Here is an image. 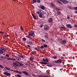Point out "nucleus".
I'll return each instance as SVG.
<instances>
[{
    "label": "nucleus",
    "mask_w": 77,
    "mask_h": 77,
    "mask_svg": "<svg viewBox=\"0 0 77 77\" xmlns=\"http://www.w3.org/2000/svg\"><path fill=\"white\" fill-rule=\"evenodd\" d=\"M28 36H33V37H35V34L34 32L32 31H30L29 32Z\"/></svg>",
    "instance_id": "1"
},
{
    "label": "nucleus",
    "mask_w": 77,
    "mask_h": 77,
    "mask_svg": "<svg viewBox=\"0 0 77 77\" xmlns=\"http://www.w3.org/2000/svg\"><path fill=\"white\" fill-rule=\"evenodd\" d=\"M4 74L5 75H6L7 76H11V74L6 72H4Z\"/></svg>",
    "instance_id": "2"
},
{
    "label": "nucleus",
    "mask_w": 77,
    "mask_h": 77,
    "mask_svg": "<svg viewBox=\"0 0 77 77\" xmlns=\"http://www.w3.org/2000/svg\"><path fill=\"white\" fill-rule=\"evenodd\" d=\"M22 72L23 73V74H25L26 76L30 75V74H29V73L27 72L22 71Z\"/></svg>",
    "instance_id": "3"
},
{
    "label": "nucleus",
    "mask_w": 77,
    "mask_h": 77,
    "mask_svg": "<svg viewBox=\"0 0 77 77\" xmlns=\"http://www.w3.org/2000/svg\"><path fill=\"white\" fill-rule=\"evenodd\" d=\"M18 62H16L13 63V64L15 66H18V65H19V63H18Z\"/></svg>",
    "instance_id": "4"
},
{
    "label": "nucleus",
    "mask_w": 77,
    "mask_h": 77,
    "mask_svg": "<svg viewBox=\"0 0 77 77\" xmlns=\"http://www.w3.org/2000/svg\"><path fill=\"white\" fill-rule=\"evenodd\" d=\"M42 61L43 62H48V59L47 58H42Z\"/></svg>",
    "instance_id": "5"
},
{
    "label": "nucleus",
    "mask_w": 77,
    "mask_h": 77,
    "mask_svg": "<svg viewBox=\"0 0 77 77\" xmlns=\"http://www.w3.org/2000/svg\"><path fill=\"white\" fill-rule=\"evenodd\" d=\"M66 43V40H64L63 41L61 42V43L62 44H63V45H64Z\"/></svg>",
    "instance_id": "6"
},
{
    "label": "nucleus",
    "mask_w": 77,
    "mask_h": 77,
    "mask_svg": "<svg viewBox=\"0 0 77 77\" xmlns=\"http://www.w3.org/2000/svg\"><path fill=\"white\" fill-rule=\"evenodd\" d=\"M66 26L69 28V29H71L72 27V26L71 25V24H68L66 25Z\"/></svg>",
    "instance_id": "7"
},
{
    "label": "nucleus",
    "mask_w": 77,
    "mask_h": 77,
    "mask_svg": "<svg viewBox=\"0 0 77 77\" xmlns=\"http://www.w3.org/2000/svg\"><path fill=\"white\" fill-rule=\"evenodd\" d=\"M44 29L45 30H48L49 29V26L47 25H45L44 26Z\"/></svg>",
    "instance_id": "8"
},
{
    "label": "nucleus",
    "mask_w": 77,
    "mask_h": 77,
    "mask_svg": "<svg viewBox=\"0 0 77 77\" xmlns=\"http://www.w3.org/2000/svg\"><path fill=\"white\" fill-rule=\"evenodd\" d=\"M18 57H19V59H20V58H24V56L23 55H18Z\"/></svg>",
    "instance_id": "9"
},
{
    "label": "nucleus",
    "mask_w": 77,
    "mask_h": 77,
    "mask_svg": "<svg viewBox=\"0 0 77 77\" xmlns=\"http://www.w3.org/2000/svg\"><path fill=\"white\" fill-rule=\"evenodd\" d=\"M58 63H60L62 62V60L61 59H58L57 60Z\"/></svg>",
    "instance_id": "10"
},
{
    "label": "nucleus",
    "mask_w": 77,
    "mask_h": 77,
    "mask_svg": "<svg viewBox=\"0 0 77 77\" xmlns=\"http://www.w3.org/2000/svg\"><path fill=\"white\" fill-rule=\"evenodd\" d=\"M0 51H2V54H3V53H5V49H3V48H0Z\"/></svg>",
    "instance_id": "11"
},
{
    "label": "nucleus",
    "mask_w": 77,
    "mask_h": 77,
    "mask_svg": "<svg viewBox=\"0 0 77 77\" xmlns=\"http://www.w3.org/2000/svg\"><path fill=\"white\" fill-rule=\"evenodd\" d=\"M40 64H44L45 65H47V64H48V63L46 62H40Z\"/></svg>",
    "instance_id": "12"
},
{
    "label": "nucleus",
    "mask_w": 77,
    "mask_h": 77,
    "mask_svg": "<svg viewBox=\"0 0 77 77\" xmlns=\"http://www.w3.org/2000/svg\"><path fill=\"white\" fill-rule=\"evenodd\" d=\"M48 21L49 22L51 23L52 22H53V19L51 18H49L48 20Z\"/></svg>",
    "instance_id": "13"
},
{
    "label": "nucleus",
    "mask_w": 77,
    "mask_h": 77,
    "mask_svg": "<svg viewBox=\"0 0 77 77\" xmlns=\"http://www.w3.org/2000/svg\"><path fill=\"white\" fill-rule=\"evenodd\" d=\"M47 66H48L49 67H52V66H53V65L51 64H47Z\"/></svg>",
    "instance_id": "14"
},
{
    "label": "nucleus",
    "mask_w": 77,
    "mask_h": 77,
    "mask_svg": "<svg viewBox=\"0 0 77 77\" xmlns=\"http://www.w3.org/2000/svg\"><path fill=\"white\" fill-rule=\"evenodd\" d=\"M31 14H32V16L34 20H36V17H35V15H34V14H33V13H31Z\"/></svg>",
    "instance_id": "15"
},
{
    "label": "nucleus",
    "mask_w": 77,
    "mask_h": 77,
    "mask_svg": "<svg viewBox=\"0 0 77 77\" xmlns=\"http://www.w3.org/2000/svg\"><path fill=\"white\" fill-rule=\"evenodd\" d=\"M29 59H30V60H32L33 59H34V57L32 55L31 57H30Z\"/></svg>",
    "instance_id": "16"
},
{
    "label": "nucleus",
    "mask_w": 77,
    "mask_h": 77,
    "mask_svg": "<svg viewBox=\"0 0 77 77\" xmlns=\"http://www.w3.org/2000/svg\"><path fill=\"white\" fill-rule=\"evenodd\" d=\"M48 33H47V32L45 33V37L46 38H47L48 37Z\"/></svg>",
    "instance_id": "17"
},
{
    "label": "nucleus",
    "mask_w": 77,
    "mask_h": 77,
    "mask_svg": "<svg viewBox=\"0 0 77 77\" xmlns=\"http://www.w3.org/2000/svg\"><path fill=\"white\" fill-rule=\"evenodd\" d=\"M28 44H29L30 45H32L33 44V43L32 42L29 41V42H28L27 43Z\"/></svg>",
    "instance_id": "18"
},
{
    "label": "nucleus",
    "mask_w": 77,
    "mask_h": 77,
    "mask_svg": "<svg viewBox=\"0 0 77 77\" xmlns=\"http://www.w3.org/2000/svg\"><path fill=\"white\" fill-rule=\"evenodd\" d=\"M74 10H75L77 11H75V14H77V7H75L74 8Z\"/></svg>",
    "instance_id": "19"
},
{
    "label": "nucleus",
    "mask_w": 77,
    "mask_h": 77,
    "mask_svg": "<svg viewBox=\"0 0 77 77\" xmlns=\"http://www.w3.org/2000/svg\"><path fill=\"white\" fill-rule=\"evenodd\" d=\"M19 63V66H23V64L22 63H20L19 62H17Z\"/></svg>",
    "instance_id": "20"
},
{
    "label": "nucleus",
    "mask_w": 77,
    "mask_h": 77,
    "mask_svg": "<svg viewBox=\"0 0 77 77\" xmlns=\"http://www.w3.org/2000/svg\"><path fill=\"white\" fill-rule=\"evenodd\" d=\"M63 3H64L65 4H67V3H68V1L64 0Z\"/></svg>",
    "instance_id": "21"
},
{
    "label": "nucleus",
    "mask_w": 77,
    "mask_h": 77,
    "mask_svg": "<svg viewBox=\"0 0 77 77\" xmlns=\"http://www.w3.org/2000/svg\"><path fill=\"white\" fill-rule=\"evenodd\" d=\"M15 72H16V73H19V74H22V73L21 72H20L17 70H16Z\"/></svg>",
    "instance_id": "22"
},
{
    "label": "nucleus",
    "mask_w": 77,
    "mask_h": 77,
    "mask_svg": "<svg viewBox=\"0 0 77 77\" xmlns=\"http://www.w3.org/2000/svg\"><path fill=\"white\" fill-rule=\"evenodd\" d=\"M60 28L61 29H63V30H65V29H66V28L65 27H63L62 26H61L60 27Z\"/></svg>",
    "instance_id": "23"
},
{
    "label": "nucleus",
    "mask_w": 77,
    "mask_h": 77,
    "mask_svg": "<svg viewBox=\"0 0 77 77\" xmlns=\"http://www.w3.org/2000/svg\"><path fill=\"white\" fill-rule=\"evenodd\" d=\"M5 68L7 69V70H11V69L7 67H5Z\"/></svg>",
    "instance_id": "24"
},
{
    "label": "nucleus",
    "mask_w": 77,
    "mask_h": 77,
    "mask_svg": "<svg viewBox=\"0 0 77 77\" xmlns=\"http://www.w3.org/2000/svg\"><path fill=\"white\" fill-rule=\"evenodd\" d=\"M41 8L42 10H44V9H45V7H44L43 6H42Z\"/></svg>",
    "instance_id": "25"
},
{
    "label": "nucleus",
    "mask_w": 77,
    "mask_h": 77,
    "mask_svg": "<svg viewBox=\"0 0 77 77\" xmlns=\"http://www.w3.org/2000/svg\"><path fill=\"white\" fill-rule=\"evenodd\" d=\"M43 46L44 48H45H45H46V47H47V45L44 44L43 45Z\"/></svg>",
    "instance_id": "26"
},
{
    "label": "nucleus",
    "mask_w": 77,
    "mask_h": 77,
    "mask_svg": "<svg viewBox=\"0 0 77 77\" xmlns=\"http://www.w3.org/2000/svg\"><path fill=\"white\" fill-rule=\"evenodd\" d=\"M23 41H26V38L24 37L23 38Z\"/></svg>",
    "instance_id": "27"
},
{
    "label": "nucleus",
    "mask_w": 77,
    "mask_h": 77,
    "mask_svg": "<svg viewBox=\"0 0 77 77\" xmlns=\"http://www.w3.org/2000/svg\"><path fill=\"white\" fill-rule=\"evenodd\" d=\"M57 14L58 15H60V14H61V13L59 11H58L57 12Z\"/></svg>",
    "instance_id": "28"
},
{
    "label": "nucleus",
    "mask_w": 77,
    "mask_h": 77,
    "mask_svg": "<svg viewBox=\"0 0 77 77\" xmlns=\"http://www.w3.org/2000/svg\"><path fill=\"white\" fill-rule=\"evenodd\" d=\"M39 17L40 18H42V14H39Z\"/></svg>",
    "instance_id": "29"
},
{
    "label": "nucleus",
    "mask_w": 77,
    "mask_h": 77,
    "mask_svg": "<svg viewBox=\"0 0 77 77\" xmlns=\"http://www.w3.org/2000/svg\"><path fill=\"white\" fill-rule=\"evenodd\" d=\"M0 68H1L3 69V68H4V66H2L1 65H0Z\"/></svg>",
    "instance_id": "30"
},
{
    "label": "nucleus",
    "mask_w": 77,
    "mask_h": 77,
    "mask_svg": "<svg viewBox=\"0 0 77 77\" xmlns=\"http://www.w3.org/2000/svg\"><path fill=\"white\" fill-rule=\"evenodd\" d=\"M40 48H41V49H42V48H44V47L43 46H42L40 47Z\"/></svg>",
    "instance_id": "31"
},
{
    "label": "nucleus",
    "mask_w": 77,
    "mask_h": 77,
    "mask_svg": "<svg viewBox=\"0 0 77 77\" xmlns=\"http://www.w3.org/2000/svg\"><path fill=\"white\" fill-rule=\"evenodd\" d=\"M42 42H45V41L43 39H42Z\"/></svg>",
    "instance_id": "32"
},
{
    "label": "nucleus",
    "mask_w": 77,
    "mask_h": 77,
    "mask_svg": "<svg viewBox=\"0 0 77 77\" xmlns=\"http://www.w3.org/2000/svg\"><path fill=\"white\" fill-rule=\"evenodd\" d=\"M32 1L33 2V3H35L36 2V0H32Z\"/></svg>",
    "instance_id": "33"
},
{
    "label": "nucleus",
    "mask_w": 77,
    "mask_h": 77,
    "mask_svg": "<svg viewBox=\"0 0 77 77\" xmlns=\"http://www.w3.org/2000/svg\"><path fill=\"white\" fill-rule=\"evenodd\" d=\"M53 62H54V63H58L57 60V61H54Z\"/></svg>",
    "instance_id": "34"
},
{
    "label": "nucleus",
    "mask_w": 77,
    "mask_h": 77,
    "mask_svg": "<svg viewBox=\"0 0 77 77\" xmlns=\"http://www.w3.org/2000/svg\"><path fill=\"white\" fill-rule=\"evenodd\" d=\"M17 75L18 77H21V76L20 74H17Z\"/></svg>",
    "instance_id": "35"
},
{
    "label": "nucleus",
    "mask_w": 77,
    "mask_h": 77,
    "mask_svg": "<svg viewBox=\"0 0 77 77\" xmlns=\"http://www.w3.org/2000/svg\"><path fill=\"white\" fill-rule=\"evenodd\" d=\"M56 11H60V9L58 8H56Z\"/></svg>",
    "instance_id": "36"
},
{
    "label": "nucleus",
    "mask_w": 77,
    "mask_h": 77,
    "mask_svg": "<svg viewBox=\"0 0 77 77\" xmlns=\"http://www.w3.org/2000/svg\"><path fill=\"white\" fill-rule=\"evenodd\" d=\"M10 71H13V72H15L16 71V70H13L12 69H11Z\"/></svg>",
    "instance_id": "37"
},
{
    "label": "nucleus",
    "mask_w": 77,
    "mask_h": 77,
    "mask_svg": "<svg viewBox=\"0 0 77 77\" xmlns=\"http://www.w3.org/2000/svg\"><path fill=\"white\" fill-rule=\"evenodd\" d=\"M26 38H31V37H30L28 35L26 36Z\"/></svg>",
    "instance_id": "38"
},
{
    "label": "nucleus",
    "mask_w": 77,
    "mask_h": 77,
    "mask_svg": "<svg viewBox=\"0 0 77 77\" xmlns=\"http://www.w3.org/2000/svg\"><path fill=\"white\" fill-rule=\"evenodd\" d=\"M34 49H35V50H37V51H38V48H34Z\"/></svg>",
    "instance_id": "39"
},
{
    "label": "nucleus",
    "mask_w": 77,
    "mask_h": 77,
    "mask_svg": "<svg viewBox=\"0 0 77 77\" xmlns=\"http://www.w3.org/2000/svg\"><path fill=\"white\" fill-rule=\"evenodd\" d=\"M57 3H59V4H60L61 3L59 1H57Z\"/></svg>",
    "instance_id": "40"
},
{
    "label": "nucleus",
    "mask_w": 77,
    "mask_h": 77,
    "mask_svg": "<svg viewBox=\"0 0 77 77\" xmlns=\"http://www.w3.org/2000/svg\"><path fill=\"white\" fill-rule=\"evenodd\" d=\"M52 58H53L54 59H57V57H52Z\"/></svg>",
    "instance_id": "41"
},
{
    "label": "nucleus",
    "mask_w": 77,
    "mask_h": 77,
    "mask_svg": "<svg viewBox=\"0 0 77 77\" xmlns=\"http://www.w3.org/2000/svg\"><path fill=\"white\" fill-rule=\"evenodd\" d=\"M37 2L38 3H40V2H41L40 0H37Z\"/></svg>",
    "instance_id": "42"
},
{
    "label": "nucleus",
    "mask_w": 77,
    "mask_h": 77,
    "mask_svg": "<svg viewBox=\"0 0 77 77\" xmlns=\"http://www.w3.org/2000/svg\"><path fill=\"white\" fill-rule=\"evenodd\" d=\"M11 60H16V59L14 58H11Z\"/></svg>",
    "instance_id": "43"
},
{
    "label": "nucleus",
    "mask_w": 77,
    "mask_h": 77,
    "mask_svg": "<svg viewBox=\"0 0 77 77\" xmlns=\"http://www.w3.org/2000/svg\"><path fill=\"white\" fill-rule=\"evenodd\" d=\"M5 56L7 57H9V55L8 54H6Z\"/></svg>",
    "instance_id": "44"
},
{
    "label": "nucleus",
    "mask_w": 77,
    "mask_h": 77,
    "mask_svg": "<svg viewBox=\"0 0 77 77\" xmlns=\"http://www.w3.org/2000/svg\"><path fill=\"white\" fill-rule=\"evenodd\" d=\"M7 60H11V58H7Z\"/></svg>",
    "instance_id": "45"
},
{
    "label": "nucleus",
    "mask_w": 77,
    "mask_h": 77,
    "mask_svg": "<svg viewBox=\"0 0 77 77\" xmlns=\"http://www.w3.org/2000/svg\"><path fill=\"white\" fill-rule=\"evenodd\" d=\"M8 36H9V35H7L4 36V37L5 38V37H8Z\"/></svg>",
    "instance_id": "46"
},
{
    "label": "nucleus",
    "mask_w": 77,
    "mask_h": 77,
    "mask_svg": "<svg viewBox=\"0 0 77 77\" xmlns=\"http://www.w3.org/2000/svg\"><path fill=\"white\" fill-rule=\"evenodd\" d=\"M45 76H45V75H41V77H44Z\"/></svg>",
    "instance_id": "47"
},
{
    "label": "nucleus",
    "mask_w": 77,
    "mask_h": 77,
    "mask_svg": "<svg viewBox=\"0 0 77 77\" xmlns=\"http://www.w3.org/2000/svg\"><path fill=\"white\" fill-rule=\"evenodd\" d=\"M27 47H29V48H30V45H27Z\"/></svg>",
    "instance_id": "48"
},
{
    "label": "nucleus",
    "mask_w": 77,
    "mask_h": 77,
    "mask_svg": "<svg viewBox=\"0 0 77 77\" xmlns=\"http://www.w3.org/2000/svg\"><path fill=\"white\" fill-rule=\"evenodd\" d=\"M67 19H69L70 18V17H69V16H67Z\"/></svg>",
    "instance_id": "49"
},
{
    "label": "nucleus",
    "mask_w": 77,
    "mask_h": 77,
    "mask_svg": "<svg viewBox=\"0 0 77 77\" xmlns=\"http://www.w3.org/2000/svg\"><path fill=\"white\" fill-rule=\"evenodd\" d=\"M37 14H40V13L39 12V11H38L37 12Z\"/></svg>",
    "instance_id": "50"
},
{
    "label": "nucleus",
    "mask_w": 77,
    "mask_h": 77,
    "mask_svg": "<svg viewBox=\"0 0 77 77\" xmlns=\"http://www.w3.org/2000/svg\"><path fill=\"white\" fill-rule=\"evenodd\" d=\"M25 64L26 65H27V66H29V64H28V63H26Z\"/></svg>",
    "instance_id": "51"
},
{
    "label": "nucleus",
    "mask_w": 77,
    "mask_h": 77,
    "mask_svg": "<svg viewBox=\"0 0 77 77\" xmlns=\"http://www.w3.org/2000/svg\"><path fill=\"white\" fill-rule=\"evenodd\" d=\"M0 33H1V34H2V33H4V32H2L0 31Z\"/></svg>",
    "instance_id": "52"
},
{
    "label": "nucleus",
    "mask_w": 77,
    "mask_h": 77,
    "mask_svg": "<svg viewBox=\"0 0 77 77\" xmlns=\"http://www.w3.org/2000/svg\"><path fill=\"white\" fill-rule=\"evenodd\" d=\"M75 27L76 28V27H77V25H75Z\"/></svg>",
    "instance_id": "53"
},
{
    "label": "nucleus",
    "mask_w": 77,
    "mask_h": 77,
    "mask_svg": "<svg viewBox=\"0 0 77 77\" xmlns=\"http://www.w3.org/2000/svg\"><path fill=\"white\" fill-rule=\"evenodd\" d=\"M1 57L2 59H4V57H3L1 56V57Z\"/></svg>",
    "instance_id": "54"
},
{
    "label": "nucleus",
    "mask_w": 77,
    "mask_h": 77,
    "mask_svg": "<svg viewBox=\"0 0 77 77\" xmlns=\"http://www.w3.org/2000/svg\"><path fill=\"white\" fill-rule=\"evenodd\" d=\"M38 77H41V75H38Z\"/></svg>",
    "instance_id": "55"
},
{
    "label": "nucleus",
    "mask_w": 77,
    "mask_h": 77,
    "mask_svg": "<svg viewBox=\"0 0 77 77\" xmlns=\"http://www.w3.org/2000/svg\"><path fill=\"white\" fill-rule=\"evenodd\" d=\"M60 1L61 2H63V1L64 0H60Z\"/></svg>",
    "instance_id": "56"
},
{
    "label": "nucleus",
    "mask_w": 77,
    "mask_h": 77,
    "mask_svg": "<svg viewBox=\"0 0 77 77\" xmlns=\"http://www.w3.org/2000/svg\"><path fill=\"white\" fill-rule=\"evenodd\" d=\"M44 14V12H43V13H42V15H43Z\"/></svg>",
    "instance_id": "57"
},
{
    "label": "nucleus",
    "mask_w": 77,
    "mask_h": 77,
    "mask_svg": "<svg viewBox=\"0 0 77 77\" xmlns=\"http://www.w3.org/2000/svg\"><path fill=\"white\" fill-rule=\"evenodd\" d=\"M2 24H4V25H5V23H4V22H2Z\"/></svg>",
    "instance_id": "58"
},
{
    "label": "nucleus",
    "mask_w": 77,
    "mask_h": 77,
    "mask_svg": "<svg viewBox=\"0 0 77 77\" xmlns=\"http://www.w3.org/2000/svg\"><path fill=\"white\" fill-rule=\"evenodd\" d=\"M14 57H17V58H18L19 59V57H17V56H14Z\"/></svg>",
    "instance_id": "59"
},
{
    "label": "nucleus",
    "mask_w": 77,
    "mask_h": 77,
    "mask_svg": "<svg viewBox=\"0 0 77 77\" xmlns=\"http://www.w3.org/2000/svg\"><path fill=\"white\" fill-rule=\"evenodd\" d=\"M35 75V76L36 77H39V76H38L37 75Z\"/></svg>",
    "instance_id": "60"
},
{
    "label": "nucleus",
    "mask_w": 77,
    "mask_h": 77,
    "mask_svg": "<svg viewBox=\"0 0 77 77\" xmlns=\"http://www.w3.org/2000/svg\"><path fill=\"white\" fill-rule=\"evenodd\" d=\"M31 54H34L33 52H31Z\"/></svg>",
    "instance_id": "61"
},
{
    "label": "nucleus",
    "mask_w": 77,
    "mask_h": 77,
    "mask_svg": "<svg viewBox=\"0 0 77 77\" xmlns=\"http://www.w3.org/2000/svg\"><path fill=\"white\" fill-rule=\"evenodd\" d=\"M8 42V40H6V41H5L6 43H7V42Z\"/></svg>",
    "instance_id": "62"
},
{
    "label": "nucleus",
    "mask_w": 77,
    "mask_h": 77,
    "mask_svg": "<svg viewBox=\"0 0 77 77\" xmlns=\"http://www.w3.org/2000/svg\"><path fill=\"white\" fill-rule=\"evenodd\" d=\"M16 59H17V60H20V59H17V58H16Z\"/></svg>",
    "instance_id": "63"
},
{
    "label": "nucleus",
    "mask_w": 77,
    "mask_h": 77,
    "mask_svg": "<svg viewBox=\"0 0 77 77\" xmlns=\"http://www.w3.org/2000/svg\"><path fill=\"white\" fill-rule=\"evenodd\" d=\"M42 25H41V26H40V27H42Z\"/></svg>",
    "instance_id": "64"
}]
</instances>
